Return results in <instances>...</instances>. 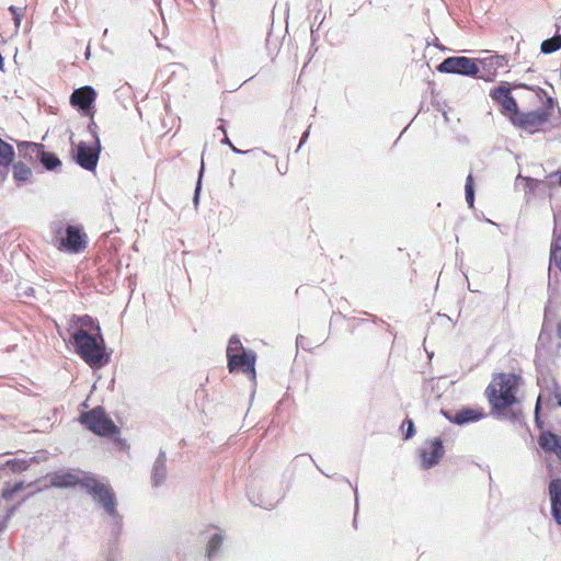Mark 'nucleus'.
Masks as SVG:
<instances>
[{
    "instance_id": "f257e3e1",
    "label": "nucleus",
    "mask_w": 561,
    "mask_h": 561,
    "mask_svg": "<svg viewBox=\"0 0 561 561\" xmlns=\"http://www.w3.org/2000/svg\"><path fill=\"white\" fill-rule=\"evenodd\" d=\"M517 377L513 374H500L493 378L485 390L492 413L497 419H506L512 422H519L522 410H514L512 407L517 402Z\"/></svg>"
},
{
    "instance_id": "f03ea898",
    "label": "nucleus",
    "mask_w": 561,
    "mask_h": 561,
    "mask_svg": "<svg viewBox=\"0 0 561 561\" xmlns=\"http://www.w3.org/2000/svg\"><path fill=\"white\" fill-rule=\"evenodd\" d=\"M82 488L111 517L113 523V533L117 535L121 531L122 516L117 512V502L112 488L107 483L100 481L91 473L83 476Z\"/></svg>"
},
{
    "instance_id": "7ed1b4c3",
    "label": "nucleus",
    "mask_w": 561,
    "mask_h": 561,
    "mask_svg": "<svg viewBox=\"0 0 561 561\" xmlns=\"http://www.w3.org/2000/svg\"><path fill=\"white\" fill-rule=\"evenodd\" d=\"M70 341L77 354L90 367H101L108 363V356L105 355L104 340L101 334L95 336L79 328L71 333Z\"/></svg>"
},
{
    "instance_id": "20e7f679",
    "label": "nucleus",
    "mask_w": 561,
    "mask_h": 561,
    "mask_svg": "<svg viewBox=\"0 0 561 561\" xmlns=\"http://www.w3.org/2000/svg\"><path fill=\"white\" fill-rule=\"evenodd\" d=\"M61 233V225L56 226L53 243L58 250L69 253H79L87 248V236L82 232L80 227L68 225L65 229V236Z\"/></svg>"
},
{
    "instance_id": "39448f33",
    "label": "nucleus",
    "mask_w": 561,
    "mask_h": 561,
    "mask_svg": "<svg viewBox=\"0 0 561 561\" xmlns=\"http://www.w3.org/2000/svg\"><path fill=\"white\" fill-rule=\"evenodd\" d=\"M80 421L87 428L100 436H111L118 433L117 426L100 407L83 413Z\"/></svg>"
},
{
    "instance_id": "423d86ee",
    "label": "nucleus",
    "mask_w": 561,
    "mask_h": 561,
    "mask_svg": "<svg viewBox=\"0 0 561 561\" xmlns=\"http://www.w3.org/2000/svg\"><path fill=\"white\" fill-rule=\"evenodd\" d=\"M437 70L443 73H457L472 77L480 72V67L473 59L459 56L446 58L438 65Z\"/></svg>"
},
{
    "instance_id": "0eeeda50",
    "label": "nucleus",
    "mask_w": 561,
    "mask_h": 561,
    "mask_svg": "<svg viewBox=\"0 0 561 561\" xmlns=\"http://www.w3.org/2000/svg\"><path fill=\"white\" fill-rule=\"evenodd\" d=\"M549 112L546 110H537L527 113L517 112L511 116V122L528 133H535L549 119Z\"/></svg>"
},
{
    "instance_id": "6e6552de",
    "label": "nucleus",
    "mask_w": 561,
    "mask_h": 561,
    "mask_svg": "<svg viewBox=\"0 0 561 561\" xmlns=\"http://www.w3.org/2000/svg\"><path fill=\"white\" fill-rule=\"evenodd\" d=\"M101 150V144L98 136H95L94 146H88L84 141H81L77 146L76 161L77 163L88 170L93 171L96 168L99 161V154Z\"/></svg>"
},
{
    "instance_id": "1a4fd4ad",
    "label": "nucleus",
    "mask_w": 561,
    "mask_h": 561,
    "mask_svg": "<svg viewBox=\"0 0 561 561\" xmlns=\"http://www.w3.org/2000/svg\"><path fill=\"white\" fill-rule=\"evenodd\" d=\"M443 440L439 437L426 440L420 448L422 468L430 469L436 466L444 456Z\"/></svg>"
},
{
    "instance_id": "9d476101",
    "label": "nucleus",
    "mask_w": 561,
    "mask_h": 561,
    "mask_svg": "<svg viewBox=\"0 0 561 561\" xmlns=\"http://www.w3.org/2000/svg\"><path fill=\"white\" fill-rule=\"evenodd\" d=\"M490 96L501 105V112L505 115L514 116L518 112V106L515 99L511 94L510 88L506 83H502L490 92Z\"/></svg>"
},
{
    "instance_id": "9b49d317",
    "label": "nucleus",
    "mask_w": 561,
    "mask_h": 561,
    "mask_svg": "<svg viewBox=\"0 0 561 561\" xmlns=\"http://www.w3.org/2000/svg\"><path fill=\"white\" fill-rule=\"evenodd\" d=\"M553 239L550 249V265H554L561 272V210L554 209L553 206Z\"/></svg>"
},
{
    "instance_id": "f8f14e48",
    "label": "nucleus",
    "mask_w": 561,
    "mask_h": 561,
    "mask_svg": "<svg viewBox=\"0 0 561 561\" xmlns=\"http://www.w3.org/2000/svg\"><path fill=\"white\" fill-rule=\"evenodd\" d=\"M88 472L83 471H65L59 470L49 474L50 485L55 488H72L78 484L82 486L83 476Z\"/></svg>"
},
{
    "instance_id": "ddd939ff",
    "label": "nucleus",
    "mask_w": 561,
    "mask_h": 561,
    "mask_svg": "<svg viewBox=\"0 0 561 561\" xmlns=\"http://www.w3.org/2000/svg\"><path fill=\"white\" fill-rule=\"evenodd\" d=\"M545 182H547V178L545 180H537V179L527 178V176H523V175L518 174L515 180V186L518 187V186L523 185L526 201H529L531 198V196L534 195L536 190L548 191V195L551 198L552 190L557 185L546 184Z\"/></svg>"
},
{
    "instance_id": "4468645a",
    "label": "nucleus",
    "mask_w": 561,
    "mask_h": 561,
    "mask_svg": "<svg viewBox=\"0 0 561 561\" xmlns=\"http://www.w3.org/2000/svg\"><path fill=\"white\" fill-rule=\"evenodd\" d=\"M95 90L90 85H85L76 89L72 92L70 96V103L72 106H76L79 110H81L84 114H90L91 105L95 101Z\"/></svg>"
},
{
    "instance_id": "2eb2a0df",
    "label": "nucleus",
    "mask_w": 561,
    "mask_h": 561,
    "mask_svg": "<svg viewBox=\"0 0 561 561\" xmlns=\"http://www.w3.org/2000/svg\"><path fill=\"white\" fill-rule=\"evenodd\" d=\"M507 59L502 55H490L485 58L479 59V67L482 73L480 78L485 81H491L496 76L497 69L506 66Z\"/></svg>"
},
{
    "instance_id": "dca6fc26",
    "label": "nucleus",
    "mask_w": 561,
    "mask_h": 561,
    "mask_svg": "<svg viewBox=\"0 0 561 561\" xmlns=\"http://www.w3.org/2000/svg\"><path fill=\"white\" fill-rule=\"evenodd\" d=\"M549 499L551 505V515L554 522L561 526V479H553L550 481Z\"/></svg>"
},
{
    "instance_id": "f3484780",
    "label": "nucleus",
    "mask_w": 561,
    "mask_h": 561,
    "mask_svg": "<svg viewBox=\"0 0 561 561\" xmlns=\"http://www.w3.org/2000/svg\"><path fill=\"white\" fill-rule=\"evenodd\" d=\"M167 454L160 449L158 457L156 458L152 470H151V484L154 488L160 486L167 479Z\"/></svg>"
},
{
    "instance_id": "a211bd4d",
    "label": "nucleus",
    "mask_w": 561,
    "mask_h": 561,
    "mask_svg": "<svg viewBox=\"0 0 561 561\" xmlns=\"http://www.w3.org/2000/svg\"><path fill=\"white\" fill-rule=\"evenodd\" d=\"M255 359L256 355L251 350H242V353L237 354L234 369L241 368L243 373L251 376V378L255 379Z\"/></svg>"
},
{
    "instance_id": "6ab92c4d",
    "label": "nucleus",
    "mask_w": 561,
    "mask_h": 561,
    "mask_svg": "<svg viewBox=\"0 0 561 561\" xmlns=\"http://www.w3.org/2000/svg\"><path fill=\"white\" fill-rule=\"evenodd\" d=\"M443 414L451 422L463 425L472 422H477L482 419L483 413L479 410L474 409H462L458 411L453 417L447 413L443 411Z\"/></svg>"
},
{
    "instance_id": "aec40b11",
    "label": "nucleus",
    "mask_w": 561,
    "mask_h": 561,
    "mask_svg": "<svg viewBox=\"0 0 561 561\" xmlns=\"http://www.w3.org/2000/svg\"><path fill=\"white\" fill-rule=\"evenodd\" d=\"M18 149L21 156L30 161H38L39 154L44 149V146L36 142L23 141L18 145Z\"/></svg>"
},
{
    "instance_id": "412c9836",
    "label": "nucleus",
    "mask_w": 561,
    "mask_h": 561,
    "mask_svg": "<svg viewBox=\"0 0 561 561\" xmlns=\"http://www.w3.org/2000/svg\"><path fill=\"white\" fill-rule=\"evenodd\" d=\"M243 346L238 336H231L227 347L228 368L230 371L234 370V364L238 353H242Z\"/></svg>"
},
{
    "instance_id": "4be33fe9",
    "label": "nucleus",
    "mask_w": 561,
    "mask_h": 561,
    "mask_svg": "<svg viewBox=\"0 0 561 561\" xmlns=\"http://www.w3.org/2000/svg\"><path fill=\"white\" fill-rule=\"evenodd\" d=\"M560 443L561 437L549 431L542 432L538 438L540 448L547 453H552Z\"/></svg>"
},
{
    "instance_id": "5701e85b",
    "label": "nucleus",
    "mask_w": 561,
    "mask_h": 561,
    "mask_svg": "<svg viewBox=\"0 0 561 561\" xmlns=\"http://www.w3.org/2000/svg\"><path fill=\"white\" fill-rule=\"evenodd\" d=\"M38 161L47 171H56L61 167L60 159L55 153L45 151V149L41 152Z\"/></svg>"
},
{
    "instance_id": "b1692460",
    "label": "nucleus",
    "mask_w": 561,
    "mask_h": 561,
    "mask_svg": "<svg viewBox=\"0 0 561 561\" xmlns=\"http://www.w3.org/2000/svg\"><path fill=\"white\" fill-rule=\"evenodd\" d=\"M14 159V149L0 138V165L8 168Z\"/></svg>"
},
{
    "instance_id": "393cba45",
    "label": "nucleus",
    "mask_w": 561,
    "mask_h": 561,
    "mask_svg": "<svg viewBox=\"0 0 561 561\" xmlns=\"http://www.w3.org/2000/svg\"><path fill=\"white\" fill-rule=\"evenodd\" d=\"M32 176V170L24 162L13 163V178L18 182H26Z\"/></svg>"
},
{
    "instance_id": "a878e982",
    "label": "nucleus",
    "mask_w": 561,
    "mask_h": 561,
    "mask_svg": "<svg viewBox=\"0 0 561 561\" xmlns=\"http://www.w3.org/2000/svg\"><path fill=\"white\" fill-rule=\"evenodd\" d=\"M224 536L221 533H216L211 535L207 543V558L213 560L216 557L217 551L222 545Z\"/></svg>"
},
{
    "instance_id": "bb28decb",
    "label": "nucleus",
    "mask_w": 561,
    "mask_h": 561,
    "mask_svg": "<svg viewBox=\"0 0 561 561\" xmlns=\"http://www.w3.org/2000/svg\"><path fill=\"white\" fill-rule=\"evenodd\" d=\"M103 561H119L121 560V550L117 542L108 541L107 546L104 548L102 552Z\"/></svg>"
},
{
    "instance_id": "cd10ccee",
    "label": "nucleus",
    "mask_w": 561,
    "mask_h": 561,
    "mask_svg": "<svg viewBox=\"0 0 561 561\" xmlns=\"http://www.w3.org/2000/svg\"><path fill=\"white\" fill-rule=\"evenodd\" d=\"M561 48V35H554L541 43L540 49L543 54H552Z\"/></svg>"
},
{
    "instance_id": "c85d7f7f",
    "label": "nucleus",
    "mask_w": 561,
    "mask_h": 561,
    "mask_svg": "<svg viewBox=\"0 0 561 561\" xmlns=\"http://www.w3.org/2000/svg\"><path fill=\"white\" fill-rule=\"evenodd\" d=\"M24 483L22 481L14 483L11 485L10 483H5L2 490V497L4 500H12L13 495L21 490H23Z\"/></svg>"
},
{
    "instance_id": "c756f323",
    "label": "nucleus",
    "mask_w": 561,
    "mask_h": 561,
    "mask_svg": "<svg viewBox=\"0 0 561 561\" xmlns=\"http://www.w3.org/2000/svg\"><path fill=\"white\" fill-rule=\"evenodd\" d=\"M465 193H466V202L470 208L473 207L474 203V190H473V179L472 175L469 174L466 180L465 185Z\"/></svg>"
},
{
    "instance_id": "7c9ffc66",
    "label": "nucleus",
    "mask_w": 561,
    "mask_h": 561,
    "mask_svg": "<svg viewBox=\"0 0 561 561\" xmlns=\"http://www.w3.org/2000/svg\"><path fill=\"white\" fill-rule=\"evenodd\" d=\"M5 467H9L12 472H22L27 469L28 465L26 460L13 459L7 461Z\"/></svg>"
},
{
    "instance_id": "2f4dec72",
    "label": "nucleus",
    "mask_w": 561,
    "mask_h": 561,
    "mask_svg": "<svg viewBox=\"0 0 561 561\" xmlns=\"http://www.w3.org/2000/svg\"><path fill=\"white\" fill-rule=\"evenodd\" d=\"M9 11L12 13L13 15V20H14V24H15V27L19 28L20 27V24H21V21H22V18L24 15V9L23 8H20V7H14V5H11L9 8Z\"/></svg>"
},
{
    "instance_id": "473e14b6",
    "label": "nucleus",
    "mask_w": 561,
    "mask_h": 561,
    "mask_svg": "<svg viewBox=\"0 0 561 561\" xmlns=\"http://www.w3.org/2000/svg\"><path fill=\"white\" fill-rule=\"evenodd\" d=\"M540 410H541V396L538 397L536 405H535V423L538 428L543 427V421L540 417Z\"/></svg>"
},
{
    "instance_id": "72a5a7b5",
    "label": "nucleus",
    "mask_w": 561,
    "mask_h": 561,
    "mask_svg": "<svg viewBox=\"0 0 561 561\" xmlns=\"http://www.w3.org/2000/svg\"><path fill=\"white\" fill-rule=\"evenodd\" d=\"M72 322L75 324L80 323L82 327H91L94 323L93 319L90 316H82V317H75L73 316Z\"/></svg>"
},
{
    "instance_id": "f704fd0d",
    "label": "nucleus",
    "mask_w": 561,
    "mask_h": 561,
    "mask_svg": "<svg viewBox=\"0 0 561 561\" xmlns=\"http://www.w3.org/2000/svg\"><path fill=\"white\" fill-rule=\"evenodd\" d=\"M536 92H537L538 96H540L541 94L545 95V98H546V102H545L546 111L548 112V110H552L553 106H554V100L551 96H549L541 88H537Z\"/></svg>"
},
{
    "instance_id": "c9c22d12",
    "label": "nucleus",
    "mask_w": 561,
    "mask_h": 561,
    "mask_svg": "<svg viewBox=\"0 0 561 561\" xmlns=\"http://www.w3.org/2000/svg\"><path fill=\"white\" fill-rule=\"evenodd\" d=\"M546 184L561 185V171L553 172L547 176Z\"/></svg>"
},
{
    "instance_id": "e433bc0d",
    "label": "nucleus",
    "mask_w": 561,
    "mask_h": 561,
    "mask_svg": "<svg viewBox=\"0 0 561 561\" xmlns=\"http://www.w3.org/2000/svg\"><path fill=\"white\" fill-rule=\"evenodd\" d=\"M203 171H204V162H202L201 172H199V179L197 181V185H196L195 193H194V198H193V203H194L195 207H197L198 201H199L201 176L203 174Z\"/></svg>"
},
{
    "instance_id": "4c0bfd02",
    "label": "nucleus",
    "mask_w": 561,
    "mask_h": 561,
    "mask_svg": "<svg viewBox=\"0 0 561 561\" xmlns=\"http://www.w3.org/2000/svg\"><path fill=\"white\" fill-rule=\"evenodd\" d=\"M405 424H407V426H408V427H407V432H405V439H409V438H411V437L414 435V433H415L414 424H413L412 420H409V419H408V420H405V421L403 422L402 427H404V425H405Z\"/></svg>"
},
{
    "instance_id": "58836bf2",
    "label": "nucleus",
    "mask_w": 561,
    "mask_h": 561,
    "mask_svg": "<svg viewBox=\"0 0 561 561\" xmlns=\"http://www.w3.org/2000/svg\"><path fill=\"white\" fill-rule=\"evenodd\" d=\"M296 344H297V346H300L302 348H307L309 345L307 339L302 335L297 336Z\"/></svg>"
},
{
    "instance_id": "ea45409f",
    "label": "nucleus",
    "mask_w": 561,
    "mask_h": 561,
    "mask_svg": "<svg viewBox=\"0 0 561 561\" xmlns=\"http://www.w3.org/2000/svg\"><path fill=\"white\" fill-rule=\"evenodd\" d=\"M89 130L93 134V137L95 138L96 133H95V128H96V124L92 121L89 126H88Z\"/></svg>"
},
{
    "instance_id": "a19ab883",
    "label": "nucleus",
    "mask_w": 561,
    "mask_h": 561,
    "mask_svg": "<svg viewBox=\"0 0 561 561\" xmlns=\"http://www.w3.org/2000/svg\"><path fill=\"white\" fill-rule=\"evenodd\" d=\"M309 136V130H306L301 137V140H300V144H299V148L304 145V142L307 140Z\"/></svg>"
},
{
    "instance_id": "79ce46f5",
    "label": "nucleus",
    "mask_w": 561,
    "mask_h": 561,
    "mask_svg": "<svg viewBox=\"0 0 561 561\" xmlns=\"http://www.w3.org/2000/svg\"><path fill=\"white\" fill-rule=\"evenodd\" d=\"M224 144L228 145L229 147L232 146L230 139L228 137H225V139L222 140Z\"/></svg>"
},
{
    "instance_id": "37998d69",
    "label": "nucleus",
    "mask_w": 561,
    "mask_h": 561,
    "mask_svg": "<svg viewBox=\"0 0 561 561\" xmlns=\"http://www.w3.org/2000/svg\"><path fill=\"white\" fill-rule=\"evenodd\" d=\"M232 149L233 152L236 153H244L245 151H241L239 149H237L233 145L230 147Z\"/></svg>"
},
{
    "instance_id": "c03bdc74",
    "label": "nucleus",
    "mask_w": 561,
    "mask_h": 561,
    "mask_svg": "<svg viewBox=\"0 0 561 561\" xmlns=\"http://www.w3.org/2000/svg\"><path fill=\"white\" fill-rule=\"evenodd\" d=\"M558 404L561 407V392L556 394Z\"/></svg>"
},
{
    "instance_id": "a18cd8bd",
    "label": "nucleus",
    "mask_w": 561,
    "mask_h": 561,
    "mask_svg": "<svg viewBox=\"0 0 561 561\" xmlns=\"http://www.w3.org/2000/svg\"><path fill=\"white\" fill-rule=\"evenodd\" d=\"M558 335L561 337V322L558 324Z\"/></svg>"
},
{
    "instance_id": "49530a36",
    "label": "nucleus",
    "mask_w": 561,
    "mask_h": 561,
    "mask_svg": "<svg viewBox=\"0 0 561 561\" xmlns=\"http://www.w3.org/2000/svg\"><path fill=\"white\" fill-rule=\"evenodd\" d=\"M355 501L357 502L358 501V497H357V491L355 490Z\"/></svg>"
}]
</instances>
